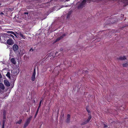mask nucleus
<instances>
[{"label": "nucleus", "mask_w": 128, "mask_h": 128, "mask_svg": "<svg viewBox=\"0 0 128 128\" xmlns=\"http://www.w3.org/2000/svg\"><path fill=\"white\" fill-rule=\"evenodd\" d=\"M85 0H83L82 2L80 3L78 6V9L82 8L86 4Z\"/></svg>", "instance_id": "f257e3e1"}, {"label": "nucleus", "mask_w": 128, "mask_h": 128, "mask_svg": "<svg viewBox=\"0 0 128 128\" xmlns=\"http://www.w3.org/2000/svg\"><path fill=\"white\" fill-rule=\"evenodd\" d=\"M31 118L30 117L27 119L26 122L24 124V128H25L26 127L28 126V124L30 123L31 120Z\"/></svg>", "instance_id": "f03ea898"}, {"label": "nucleus", "mask_w": 128, "mask_h": 128, "mask_svg": "<svg viewBox=\"0 0 128 128\" xmlns=\"http://www.w3.org/2000/svg\"><path fill=\"white\" fill-rule=\"evenodd\" d=\"M12 49L14 52L16 53L18 52V46L16 44H14L12 46Z\"/></svg>", "instance_id": "7ed1b4c3"}, {"label": "nucleus", "mask_w": 128, "mask_h": 128, "mask_svg": "<svg viewBox=\"0 0 128 128\" xmlns=\"http://www.w3.org/2000/svg\"><path fill=\"white\" fill-rule=\"evenodd\" d=\"M7 43L9 45H12L14 44V41L12 38L9 39L7 40Z\"/></svg>", "instance_id": "20e7f679"}, {"label": "nucleus", "mask_w": 128, "mask_h": 128, "mask_svg": "<svg viewBox=\"0 0 128 128\" xmlns=\"http://www.w3.org/2000/svg\"><path fill=\"white\" fill-rule=\"evenodd\" d=\"M4 84L7 87H9L10 86V82L7 80H4Z\"/></svg>", "instance_id": "39448f33"}, {"label": "nucleus", "mask_w": 128, "mask_h": 128, "mask_svg": "<svg viewBox=\"0 0 128 128\" xmlns=\"http://www.w3.org/2000/svg\"><path fill=\"white\" fill-rule=\"evenodd\" d=\"M6 112L5 110H4L3 111V118L5 119L6 118Z\"/></svg>", "instance_id": "423d86ee"}, {"label": "nucleus", "mask_w": 128, "mask_h": 128, "mask_svg": "<svg viewBox=\"0 0 128 128\" xmlns=\"http://www.w3.org/2000/svg\"><path fill=\"white\" fill-rule=\"evenodd\" d=\"M11 62L14 64H15L16 63V62L14 58H12L10 60Z\"/></svg>", "instance_id": "0eeeda50"}, {"label": "nucleus", "mask_w": 128, "mask_h": 128, "mask_svg": "<svg viewBox=\"0 0 128 128\" xmlns=\"http://www.w3.org/2000/svg\"><path fill=\"white\" fill-rule=\"evenodd\" d=\"M126 59L125 56H120L119 58H118V60H124Z\"/></svg>", "instance_id": "6e6552de"}, {"label": "nucleus", "mask_w": 128, "mask_h": 128, "mask_svg": "<svg viewBox=\"0 0 128 128\" xmlns=\"http://www.w3.org/2000/svg\"><path fill=\"white\" fill-rule=\"evenodd\" d=\"M36 74H32L31 77V80L32 81H34L35 80Z\"/></svg>", "instance_id": "1a4fd4ad"}, {"label": "nucleus", "mask_w": 128, "mask_h": 128, "mask_svg": "<svg viewBox=\"0 0 128 128\" xmlns=\"http://www.w3.org/2000/svg\"><path fill=\"white\" fill-rule=\"evenodd\" d=\"M0 88L2 90H4L5 88V87L4 85L2 83H0Z\"/></svg>", "instance_id": "9d476101"}, {"label": "nucleus", "mask_w": 128, "mask_h": 128, "mask_svg": "<svg viewBox=\"0 0 128 128\" xmlns=\"http://www.w3.org/2000/svg\"><path fill=\"white\" fill-rule=\"evenodd\" d=\"M88 115L89 116L88 117V118L87 120H86L87 122H88L90 120H91L92 118V116L90 114H88Z\"/></svg>", "instance_id": "9b49d317"}, {"label": "nucleus", "mask_w": 128, "mask_h": 128, "mask_svg": "<svg viewBox=\"0 0 128 128\" xmlns=\"http://www.w3.org/2000/svg\"><path fill=\"white\" fill-rule=\"evenodd\" d=\"M6 76L8 77L9 79L10 78V74L9 72H8L6 74Z\"/></svg>", "instance_id": "f8f14e48"}, {"label": "nucleus", "mask_w": 128, "mask_h": 128, "mask_svg": "<svg viewBox=\"0 0 128 128\" xmlns=\"http://www.w3.org/2000/svg\"><path fill=\"white\" fill-rule=\"evenodd\" d=\"M94 0H85V2L86 3V2H87L88 3H90V2H92Z\"/></svg>", "instance_id": "ddd939ff"}, {"label": "nucleus", "mask_w": 128, "mask_h": 128, "mask_svg": "<svg viewBox=\"0 0 128 128\" xmlns=\"http://www.w3.org/2000/svg\"><path fill=\"white\" fill-rule=\"evenodd\" d=\"M123 66L124 67H126L128 66V62L123 64Z\"/></svg>", "instance_id": "4468645a"}, {"label": "nucleus", "mask_w": 128, "mask_h": 128, "mask_svg": "<svg viewBox=\"0 0 128 128\" xmlns=\"http://www.w3.org/2000/svg\"><path fill=\"white\" fill-rule=\"evenodd\" d=\"M22 121V119H20L19 121H18L16 123V124H20Z\"/></svg>", "instance_id": "2eb2a0df"}, {"label": "nucleus", "mask_w": 128, "mask_h": 128, "mask_svg": "<svg viewBox=\"0 0 128 128\" xmlns=\"http://www.w3.org/2000/svg\"><path fill=\"white\" fill-rule=\"evenodd\" d=\"M71 12H68V14L67 15V16L66 18H70V16L71 14Z\"/></svg>", "instance_id": "dca6fc26"}, {"label": "nucleus", "mask_w": 128, "mask_h": 128, "mask_svg": "<svg viewBox=\"0 0 128 128\" xmlns=\"http://www.w3.org/2000/svg\"><path fill=\"white\" fill-rule=\"evenodd\" d=\"M3 120H2V124H5V122H6V118H5L4 119V118H3Z\"/></svg>", "instance_id": "f3484780"}, {"label": "nucleus", "mask_w": 128, "mask_h": 128, "mask_svg": "<svg viewBox=\"0 0 128 128\" xmlns=\"http://www.w3.org/2000/svg\"><path fill=\"white\" fill-rule=\"evenodd\" d=\"M88 123V122H87L86 121L85 122L82 123L81 124V125H84V124H87Z\"/></svg>", "instance_id": "a211bd4d"}, {"label": "nucleus", "mask_w": 128, "mask_h": 128, "mask_svg": "<svg viewBox=\"0 0 128 128\" xmlns=\"http://www.w3.org/2000/svg\"><path fill=\"white\" fill-rule=\"evenodd\" d=\"M20 36L22 38H24L25 36L22 34L21 33H20Z\"/></svg>", "instance_id": "6ab92c4d"}, {"label": "nucleus", "mask_w": 128, "mask_h": 128, "mask_svg": "<svg viewBox=\"0 0 128 128\" xmlns=\"http://www.w3.org/2000/svg\"><path fill=\"white\" fill-rule=\"evenodd\" d=\"M70 118H67L66 120V122L67 123H69L70 122Z\"/></svg>", "instance_id": "aec40b11"}, {"label": "nucleus", "mask_w": 128, "mask_h": 128, "mask_svg": "<svg viewBox=\"0 0 128 128\" xmlns=\"http://www.w3.org/2000/svg\"><path fill=\"white\" fill-rule=\"evenodd\" d=\"M71 63L70 61H69L68 63V65H67V66H71Z\"/></svg>", "instance_id": "412c9836"}, {"label": "nucleus", "mask_w": 128, "mask_h": 128, "mask_svg": "<svg viewBox=\"0 0 128 128\" xmlns=\"http://www.w3.org/2000/svg\"><path fill=\"white\" fill-rule=\"evenodd\" d=\"M124 1L125 2H126V5H128V0H124Z\"/></svg>", "instance_id": "4be33fe9"}, {"label": "nucleus", "mask_w": 128, "mask_h": 128, "mask_svg": "<svg viewBox=\"0 0 128 128\" xmlns=\"http://www.w3.org/2000/svg\"><path fill=\"white\" fill-rule=\"evenodd\" d=\"M42 100H40V102L39 105L38 106L39 107H40L41 106V103L42 102Z\"/></svg>", "instance_id": "5701e85b"}, {"label": "nucleus", "mask_w": 128, "mask_h": 128, "mask_svg": "<svg viewBox=\"0 0 128 128\" xmlns=\"http://www.w3.org/2000/svg\"><path fill=\"white\" fill-rule=\"evenodd\" d=\"M70 115L69 114H68L67 115V118H69L70 119Z\"/></svg>", "instance_id": "b1692460"}, {"label": "nucleus", "mask_w": 128, "mask_h": 128, "mask_svg": "<svg viewBox=\"0 0 128 128\" xmlns=\"http://www.w3.org/2000/svg\"><path fill=\"white\" fill-rule=\"evenodd\" d=\"M33 74H36V68H34V71L33 72Z\"/></svg>", "instance_id": "393cba45"}, {"label": "nucleus", "mask_w": 128, "mask_h": 128, "mask_svg": "<svg viewBox=\"0 0 128 128\" xmlns=\"http://www.w3.org/2000/svg\"><path fill=\"white\" fill-rule=\"evenodd\" d=\"M60 40V38L59 37H58V38L56 40V42H57L59 40Z\"/></svg>", "instance_id": "a878e982"}, {"label": "nucleus", "mask_w": 128, "mask_h": 128, "mask_svg": "<svg viewBox=\"0 0 128 128\" xmlns=\"http://www.w3.org/2000/svg\"><path fill=\"white\" fill-rule=\"evenodd\" d=\"M38 113V112H37V111H36V113L35 114V116H34V118H35L36 117V116H37Z\"/></svg>", "instance_id": "bb28decb"}, {"label": "nucleus", "mask_w": 128, "mask_h": 128, "mask_svg": "<svg viewBox=\"0 0 128 128\" xmlns=\"http://www.w3.org/2000/svg\"><path fill=\"white\" fill-rule=\"evenodd\" d=\"M124 16V14H122L121 15V18H123Z\"/></svg>", "instance_id": "cd10ccee"}, {"label": "nucleus", "mask_w": 128, "mask_h": 128, "mask_svg": "<svg viewBox=\"0 0 128 128\" xmlns=\"http://www.w3.org/2000/svg\"><path fill=\"white\" fill-rule=\"evenodd\" d=\"M108 125L105 124H104V128H105L106 127H108Z\"/></svg>", "instance_id": "c85d7f7f"}, {"label": "nucleus", "mask_w": 128, "mask_h": 128, "mask_svg": "<svg viewBox=\"0 0 128 128\" xmlns=\"http://www.w3.org/2000/svg\"><path fill=\"white\" fill-rule=\"evenodd\" d=\"M60 39H61L62 38H63V36H60V37H59Z\"/></svg>", "instance_id": "c756f323"}, {"label": "nucleus", "mask_w": 128, "mask_h": 128, "mask_svg": "<svg viewBox=\"0 0 128 128\" xmlns=\"http://www.w3.org/2000/svg\"><path fill=\"white\" fill-rule=\"evenodd\" d=\"M86 110H87V112L88 113H90V110H88L87 108L86 109Z\"/></svg>", "instance_id": "7c9ffc66"}, {"label": "nucleus", "mask_w": 128, "mask_h": 128, "mask_svg": "<svg viewBox=\"0 0 128 128\" xmlns=\"http://www.w3.org/2000/svg\"><path fill=\"white\" fill-rule=\"evenodd\" d=\"M24 14H28V12H24Z\"/></svg>", "instance_id": "2f4dec72"}, {"label": "nucleus", "mask_w": 128, "mask_h": 128, "mask_svg": "<svg viewBox=\"0 0 128 128\" xmlns=\"http://www.w3.org/2000/svg\"><path fill=\"white\" fill-rule=\"evenodd\" d=\"M2 128H4V124H2Z\"/></svg>", "instance_id": "473e14b6"}, {"label": "nucleus", "mask_w": 128, "mask_h": 128, "mask_svg": "<svg viewBox=\"0 0 128 128\" xmlns=\"http://www.w3.org/2000/svg\"><path fill=\"white\" fill-rule=\"evenodd\" d=\"M2 78V75L0 72V78Z\"/></svg>", "instance_id": "72a5a7b5"}, {"label": "nucleus", "mask_w": 128, "mask_h": 128, "mask_svg": "<svg viewBox=\"0 0 128 128\" xmlns=\"http://www.w3.org/2000/svg\"><path fill=\"white\" fill-rule=\"evenodd\" d=\"M66 35L65 34H64L62 36L64 37V36H66Z\"/></svg>", "instance_id": "f704fd0d"}, {"label": "nucleus", "mask_w": 128, "mask_h": 128, "mask_svg": "<svg viewBox=\"0 0 128 128\" xmlns=\"http://www.w3.org/2000/svg\"><path fill=\"white\" fill-rule=\"evenodd\" d=\"M40 107H39V106H38V108L37 109V110L36 111H37V112H38V111L39 110V108H40Z\"/></svg>", "instance_id": "c9c22d12"}, {"label": "nucleus", "mask_w": 128, "mask_h": 128, "mask_svg": "<svg viewBox=\"0 0 128 128\" xmlns=\"http://www.w3.org/2000/svg\"><path fill=\"white\" fill-rule=\"evenodd\" d=\"M64 65H65L66 66L67 65L66 64V63L65 62H64Z\"/></svg>", "instance_id": "e433bc0d"}, {"label": "nucleus", "mask_w": 128, "mask_h": 128, "mask_svg": "<svg viewBox=\"0 0 128 128\" xmlns=\"http://www.w3.org/2000/svg\"><path fill=\"white\" fill-rule=\"evenodd\" d=\"M1 14H3V12H1V13H0Z\"/></svg>", "instance_id": "4c0bfd02"}, {"label": "nucleus", "mask_w": 128, "mask_h": 128, "mask_svg": "<svg viewBox=\"0 0 128 128\" xmlns=\"http://www.w3.org/2000/svg\"><path fill=\"white\" fill-rule=\"evenodd\" d=\"M12 32V34H14V32Z\"/></svg>", "instance_id": "58836bf2"}, {"label": "nucleus", "mask_w": 128, "mask_h": 128, "mask_svg": "<svg viewBox=\"0 0 128 128\" xmlns=\"http://www.w3.org/2000/svg\"><path fill=\"white\" fill-rule=\"evenodd\" d=\"M62 6V7H64V6L63 5Z\"/></svg>", "instance_id": "ea45409f"}, {"label": "nucleus", "mask_w": 128, "mask_h": 128, "mask_svg": "<svg viewBox=\"0 0 128 128\" xmlns=\"http://www.w3.org/2000/svg\"><path fill=\"white\" fill-rule=\"evenodd\" d=\"M1 38L0 37V41H1Z\"/></svg>", "instance_id": "a19ab883"}, {"label": "nucleus", "mask_w": 128, "mask_h": 128, "mask_svg": "<svg viewBox=\"0 0 128 128\" xmlns=\"http://www.w3.org/2000/svg\"><path fill=\"white\" fill-rule=\"evenodd\" d=\"M11 35V36H12H12H13V37H14V36L13 35Z\"/></svg>", "instance_id": "79ce46f5"}, {"label": "nucleus", "mask_w": 128, "mask_h": 128, "mask_svg": "<svg viewBox=\"0 0 128 128\" xmlns=\"http://www.w3.org/2000/svg\"><path fill=\"white\" fill-rule=\"evenodd\" d=\"M66 0V1H69V0Z\"/></svg>", "instance_id": "37998d69"}, {"label": "nucleus", "mask_w": 128, "mask_h": 128, "mask_svg": "<svg viewBox=\"0 0 128 128\" xmlns=\"http://www.w3.org/2000/svg\"><path fill=\"white\" fill-rule=\"evenodd\" d=\"M1 5V4H0V6Z\"/></svg>", "instance_id": "c03bdc74"}, {"label": "nucleus", "mask_w": 128, "mask_h": 128, "mask_svg": "<svg viewBox=\"0 0 128 128\" xmlns=\"http://www.w3.org/2000/svg\"><path fill=\"white\" fill-rule=\"evenodd\" d=\"M126 18L125 19H124V20H126Z\"/></svg>", "instance_id": "a18cd8bd"}, {"label": "nucleus", "mask_w": 128, "mask_h": 128, "mask_svg": "<svg viewBox=\"0 0 128 128\" xmlns=\"http://www.w3.org/2000/svg\"><path fill=\"white\" fill-rule=\"evenodd\" d=\"M35 102V100H34V102Z\"/></svg>", "instance_id": "49530a36"}, {"label": "nucleus", "mask_w": 128, "mask_h": 128, "mask_svg": "<svg viewBox=\"0 0 128 128\" xmlns=\"http://www.w3.org/2000/svg\"><path fill=\"white\" fill-rule=\"evenodd\" d=\"M31 50V49H30V50Z\"/></svg>", "instance_id": "de8ad7c7"}, {"label": "nucleus", "mask_w": 128, "mask_h": 128, "mask_svg": "<svg viewBox=\"0 0 128 128\" xmlns=\"http://www.w3.org/2000/svg\"><path fill=\"white\" fill-rule=\"evenodd\" d=\"M127 26H128V25H127Z\"/></svg>", "instance_id": "09e8293b"}]
</instances>
